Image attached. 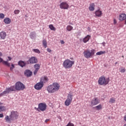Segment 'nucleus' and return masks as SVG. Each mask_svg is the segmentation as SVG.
<instances>
[{
  "label": "nucleus",
  "instance_id": "nucleus-18",
  "mask_svg": "<svg viewBox=\"0 0 126 126\" xmlns=\"http://www.w3.org/2000/svg\"><path fill=\"white\" fill-rule=\"evenodd\" d=\"M95 5H94V3H92L90 4V6L89 7V10L90 11H94V7Z\"/></svg>",
  "mask_w": 126,
  "mask_h": 126
},
{
  "label": "nucleus",
  "instance_id": "nucleus-34",
  "mask_svg": "<svg viewBox=\"0 0 126 126\" xmlns=\"http://www.w3.org/2000/svg\"><path fill=\"white\" fill-rule=\"evenodd\" d=\"M115 102V99L114 98H111L109 100V103L113 104Z\"/></svg>",
  "mask_w": 126,
  "mask_h": 126
},
{
  "label": "nucleus",
  "instance_id": "nucleus-31",
  "mask_svg": "<svg viewBox=\"0 0 126 126\" xmlns=\"http://www.w3.org/2000/svg\"><path fill=\"white\" fill-rule=\"evenodd\" d=\"M105 53V51H100V52H96V55H97V56H100L101 55H103Z\"/></svg>",
  "mask_w": 126,
  "mask_h": 126
},
{
  "label": "nucleus",
  "instance_id": "nucleus-11",
  "mask_svg": "<svg viewBox=\"0 0 126 126\" xmlns=\"http://www.w3.org/2000/svg\"><path fill=\"white\" fill-rule=\"evenodd\" d=\"M44 85V84L38 82L34 86V88L36 90H41Z\"/></svg>",
  "mask_w": 126,
  "mask_h": 126
},
{
  "label": "nucleus",
  "instance_id": "nucleus-26",
  "mask_svg": "<svg viewBox=\"0 0 126 126\" xmlns=\"http://www.w3.org/2000/svg\"><path fill=\"white\" fill-rule=\"evenodd\" d=\"M40 67V64L38 63H36L34 65V68H35V70H39Z\"/></svg>",
  "mask_w": 126,
  "mask_h": 126
},
{
  "label": "nucleus",
  "instance_id": "nucleus-8",
  "mask_svg": "<svg viewBox=\"0 0 126 126\" xmlns=\"http://www.w3.org/2000/svg\"><path fill=\"white\" fill-rule=\"evenodd\" d=\"M28 64H34L38 63V60L36 57H32L29 58V60L26 61Z\"/></svg>",
  "mask_w": 126,
  "mask_h": 126
},
{
  "label": "nucleus",
  "instance_id": "nucleus-39",
  "mask_svg": "<svg viewBox=\"0 0 126 126\" xmlns=\"http://www.w3.org/2000/svg\"><path fill=\"white\" fill-rule=\"evenodd\" d=\"M66 126H74V125H73V123L69 122Z\"/></svg>",
  "mask_w": 126,
  "mask_h": 126
},
{
  "label": "nucleus",
  "instance_id": "nucleus-36",
  "mask_svg": "<svg viewBox=\"0 0 126 126\" xmlns=\"http://www.w3.org/2000/svg\"><path fill=\"white\" fill-rule=\"evenodd\" d=\"M4 18V14L3 13L0 14V19H3Z\"/></svg>",
  "mask_w": 126,
  "mask_h": 126
},
{
  "label": "nucleus",
  "instance_id": "nucleus-17",
  "mask_svg": "<svg viewBox=\"0 0 126 126\" xmlns=\"http://www.w3.org/2000/svg\"><path fill=\"white\" fill-rule=\"evenodd\" d=\"M15 91V88H14V86H12V87H10V88H7L4 91H6L10 93V92H13Z\"/></svg>",
  "mask_w": 126,
  "mask_h": 126
},
{
  "label": "nucleus",
  "instance_id": "nucleus-35",
  "mask_svg": "<svg viewBox=\"0 0 126 126\" xmlns=\"http://www.w3.org/2000/svg\"><path fill=\"white\" fill-rule=\"evenodd\" d=\"M19 12H20V10H15L14 11V13L15 15H18L19 14Z\"/></svg>",
  "mask_w": 126,
  "mask_h": 126
},
{
  "label": "nucleus",
  "instance_id": "nucleus-37",
  "mask_svg": "<svg viewBox=\"0 0 126 126\" xmlns=\"http://www.w3.org/2000/svg\"><path fill=\"white\" fill-rule=\"evenodd\" d=\"M14 64H11V67L10 68V70H11V71H13V69H14Z\"/></svg>",
  "mask_w": 126,
  "mask_h": 126
},
{
  "label": "nucleus",
  "instance_id": "nucleus-1",
  "mask_svg": "<svg viewBox=\"0 0 126 126\" xmlns=\"http://www.w3.org/2000/svg\"><path fill=\"white\" fill-rule=\"evenodd\" d=\"M18 117H19V113L17 111H11L9 116H6L5 117V120L6 123L11 124L12 121L17 120Z\"/></svg>",
  "mask_w": 126,
  "mask_h": 126
},
{
  "label": "nucleus",
  "instance_id": "nucleus-51",
  "mask_svg": "<svg viewBox=\"0 0 126 126\" xmlns=\"http://www.w3.org/2000/svg\"><path fill=\"white\" fill-rule=\"evenodd\" d=\"M117 64H118V62L115 63V65H116Z\"/></svg>",
  "mask_w": 126,
  "mask_h": 126
},
{
  "label": "nucleus",
  "instance_id": "nucleus-9",
  "mask_svg": "<svg viewBox=\"0 0 126 126\" xmlns=\"http://www.w3.org/2000/svg\"><path fill=\"white\" fill-rule=\"evenodd\" d=\"M60 8H61V9H68L69 8V5L67 4V2L63 1V2H61L60 5Z\"/></svg>",
  "mask_w": 126,
  "mask_h": 126
},
{
  "label": "nucleus",
  "instance_id": "nucleus-46",
  "mask_svg": "<svg viewBox=\"0 0 126 126\" xmlns=\"http://www.w3.org/2000/svg\"><path fill=\"white\" fill-rule=\"evenodd\" d=\"M49 121V119H46L45 120V123H46Z\"/></svg>",
  "mask_w": 126,
  "mask_h": 126
},
{
  "label": "nucleus",
  "instance_id": "nucleus-45",
  "mask_svg": "<svg viewBox=\"0 0 126 126\" xmlns=\"http://www.w3.org/2000/svg\"><path fill=\"white\" fill-rule=\"evenodd\" d=\"M124 121H125V122H126V115L124 116Z\"/></svg>",
  "mask_w": 126,
  "mask_h": 126
},
{
  "label": "nucleus",
  "instance_id": "nucleus-21",
  "mask_svg": "<svg viewBox=\"0 0 126 126\" xmlns=\"http://www.w3.org/2000/svg\"><path fill=\"white\" fill-rule=\"evenodd\" d=\"M11 20L9 18H6L4 19H3V22H4L6 24H9L11 23Z\"/></svg>",
  "mask_w": 126,
  "mask_h": 126
},
{
  "label": "nucleus",
  "instance_id": "nucleus-41",
  "mask_svg": "<svg viewBox=\"0 0 126 126\" xmlns=\"http://www.w3.org/2000/svg\"><path fill=\"white\" fill-rule=\"evenodd\" d=\"M8 60H7V61H6V62L10 61L12 59V58H11L10 57H8Z\"/></svg>",
  "mask_w": 126,
  "mask_h": 126
},
{
  "label": "nucleus",
  "instance_id": "nucleus-25",
  "mask_svg": "<svg viewBox=\"0 0 126 126\" xmlns=\"http://www.w3.org/2000/svg\"><path fill=\"white\" fill-rule=\"evenodd\" d=\"M72 100H66L64 101V105L66 106H68L70 105V103H71Z\"/></svg>",
  "mask_w": 126,
  "mask_h": 126
},
{
  "label": "nucleus",
  "instance_id": "nucleus-4",
  "mask_svg": "<svg viewBox=\"0 0 126 126\" xmlns=\"http://www.w3.org/2000/svg\"><path fill=\"white\" fill-rule=\"evenodd\" d=\"M95 53V50L94 49H92L91 50H86L83 52L84 56L87 59L92 58Z\"/></svg>",
  "mask_w": 126,
  "mask_h": 126
},
{
  "label": "nucleus",
  "instance_id": "nucleus-32",
  "mask_svg": "<svg viewBox=\"0 0 126 126\" xmlns=\"http://www.w3.org/2000/svg\"><path fill=\"white\" fill-rule=\"evenodd\" d=\"M49 28L50 30L53 31H56V28L54 27L53 25H49Z\"/></svg>",
  "mask_w": 126,
  "mask_h": 126
},
{
  "label": "nucleus",
  "instance_id": "nucleus-33",
  "mask_svg": "<svg viewBox=\"0 0 126 126\" xmlns=\"http://www.w3.org/2000/svg\"><path fill=\"white\" fill-rule=\"evenodd\" d=\"M32 51H33L34 52H35L36 54H40L41 53V52L38 49H32Z\"/></svg>",
  "mask_w": 126,
  "mask_h": 126
},
{
  "label": "nucleus",
  "instance_id": "nucleus-38",
  "mask_svg": "<svg viewBox=\"0 0 126 126\" xmlns=\"http://www.w3.org/2000/svg\"><path fill=\"white\" fill-rule=\"evenodd\" d=\"M10 93L6 91H4L3 92V93H2L1 94H4V95H6V94H9Z\"/></svg>",
  "mask_w": 126,
  "mask_h": 126
},
{
  "label": "nucleus",
  "instance_id": "nucleus-44",
  "mask_svg": "<svg viewBox=\"0 0 126 126\" xmlns=\"http://www.w3.org/2000/svg\"><path fill=\"white\" fill-rule=\"evenodd\" d=\"M0 118H3V114H0Z\"/></svg>",
  "mask_w": 126,
  "mask_h": 126
},
{
  "label": "nucleus",
  "instance_id": "nucleus-43",
  "mask_svg": "<svg viewBox=\"0 0 126 126\" xmlns=\"http://www.w3.org/2000/svg\"><path fill=\"white\" fill-rule=\"evenodd\" d=\"M117 24V21L116 19H114V24L116 25Z\"/></svg>",
  "mask_w": 126,
  "mask_h": 126
},
{
  "label": "nucleus",
  "instance_id": "nucleus-15",
  "mask_svg": "<svg viewBox=\"0 0 126 126\" xmlns=\"http://www.w3.org/2000/svg\"><path fill=\"white\" fill-rule=\"evenodd\" d=\"M126 20V14H121L119 17V20L120 21H123Z\"/></svg>",
  "mask_w": 126,
  "mask_h": 126
},
{
  "label": "nucleus",
  "instance_id": "nucleus-6",
  "mask_svg": "<svg viewBox=\"0 0 126 126\" xmlns=\"http://www.w3.org/2000/svg\"><path fill=\"white\" fill-rule=\"evenodd\" d=\"M38 106V108L35 107L34 108V109H35V110L38 112H40V111L43 112L46 111L47 107L46 103H39Z\"/></svg>",
  "mask_w": 126,
  "mask_h": 126
},
{
  "label": "nucleus",
  "instance_id": "nucleus-20",
  "mask_svg": "<svg viewBox=\"0 0 126 126\" xmlns=\"http://www.w3.org/2000/svg\"><path fill=\"white\" fill-rule=\"evenodd\" d=\"M95 16L96 17H100L102 16V11L100 10H96L95 11Z\"/></svg>",
  "mask_w": 126,
  "mask_h": 126
},
{
  "label": "nucleus",
  "instance_id": "nucleus-22",
  "mask_svg": "<svg viewBox=\"0 0 126 126\" xmlns=\"http://www.w3.org/2000/svg\"><path fill=\"white\" fill-rule=\"evenodd\" d=\"M73 99V94L71 93H69L67 96V99L68 100H72Z\"/></svg>",
  "mask_w": 126,
  "mask_h": 126
},
{
  "label": "nucleus",
  "instance_id": "nucleus-10",
  "mask_svg": "<svg viewBox=\"0 0 126 126\" xmlns=\"http://www.w3.org/2000/svg\"><path fill=\"white\" fill-rule=\"evenodd\" d=\"M100 99H98V98H93L92 101H91V106H95L97 104H98L99 103H100Z\"/></svg>",
  "mask_w": 126,
  "mask_h": 126
},
{
  "label": "nucleus",
  "instance_id": "nucleus-48",
  "mask_svg": "<svg viewBox=\"0 0 126 126\" xmlns=\"http://www.w3.org/2000/svg\"><path fill=\"white\" fill-rule=\"evenodd\" d=\"M64 43H65V42L63 41V40L61 41V44H63Z\"/></svg>",
  "mask_w": 126,
  "mask_h": 126
},
{
  "label": "nucleus",
  "instance_id": "nucleus-19",
  "mask_svg": "<svg viewBox=\"0 0 126 126\" xmlns=\"http://www.w3.org/2000/svg\"><path fill=\"white\" fill-rule=\"evenodd\" d=\"M6 36V33L5 32H0V37L2 39H4Z\"/></svg>",
  "mask_w": 126,
  "mask_h": 126
},
{
  "label": "nucleus",
  "instance_id": "nucleus-30",
  "mask_svg": "<svg viewBox=\"0 0 126 126\" xmlns=\"http://www.w3.org/2000/svg\"><path fill=\"white\" fill-rule=\"evenodd\" d=\"M43 45L44 46L45 48L47 47V41H46V39H43Z\"/></svg>",
  "mask_w": 126,
  "mask_h": 126
},
{
  "label": "nucleus",
  "instance_id": "nucleus-27",
  "mask_svg": "<svg viewBox=\"0 0 126 126\" xmlns=\"http://www.w3.org/2000/svg\"><path fill=\"white\" fill-rule=\"evenodd\" d=\"M73 27L72 26H71V25H68L66 28V29L67 30V31H69V32L73 30Z\"/></svg>",
  "mask_w": 126,
  "mask_h": 126
},
{
  "label": "nucleus",
  "instance_id": "nucleus-54",
  "mask_svg": "<svg viewBox=\"0 0 126 126\" xmlns=\"http://www.w3.org/2000/svg\"><path fill=\"white\" fill-rule=\"evenodd\" d=\"M125 24H126V21H125Z\"/></svg>",
  "mask_w": 126,
  "mask_h": 126
},
{
  "label": "nucleus",
  "instance_id": "nucleus-53",
  "mask_svg": "<svg viewBox=\"0 0 126 126\" xmlns=\"http://www.w3.org/2000/svg\"><path fill=\"white\" fill-rule=\"evenodd\" d=\"M122 58H124V56H122Z\"/></svg>",
  "mask_w": 126,
  "mask_h": 126
},
{
  "label": "nucleus",
  "instance_id": "nucleus-47",
  "mask_svg": "<svg viewBox=\"0 0 126 126\" xmlns=\"http://www.w3.org/2000/svg\"><path fill=\"white\" fill-rule=\"evenodd\" d=\"M3 95H5V94H3L2 93L0 94V97L2 96Z\"/></svg>",
  "mask_w": 126,
  "mask_h": 126
},
{
  "label": "nucleus",
  "instance_id": "nucleus-29",
  "mask_svg": "<svg viewBox=\"0 0 126 126\" xmlns=\"http://www.w3.org/2000/svg\"><path fill=\"white\" fill-rule=\"evenodd\" d=\"M120 72H121L122 73H124L125 71H126V69L124 67H121L119 69Z\"/></svg>",
  "mask_w": 126,
  "mask_h": 126
},
{
  "label": "nucleus",
  "instance_id": "nucleus-5",
  "mask_svg": "<svg viewBox=\"0 0 126 126\" xmlns=\"http://www.w3.org/2000/svg\"><path fill=\"white\" fill-rule=\"evenodd\" d=\"M73 64H74V61H72L69 59L64 60V62H63V67L65 69L72 68Z\"/></svg>",
  "mask_w": 126,
  "mask_h": 126
},
{
  "label": "nucleus",
  "instance_id": "nucleus-16",
  "mask_svg": "<svg viewBox=\"0 0 126 126\" xmlns=\"http://www.w3.org/2000/svg\"><path fill=\"white\" fill-rule=\"evenodd\" d=\"M30 63H28L26 62V63L24 62V61H20L18 63V64L20 66H21V67H23L24 66H25L27 64H29Z\"/></svg>",
  "mask_w": 126,
  "mask_h": 126
},
{
  "label": "nucleus",
  "instance_id": "nucleus-24",
  "mask_svg": "<svg viewBox=\"0 0 126 126\" xmlns=\"http://www.w3.org/2000/svg\"><path fill=\"white\" fill-rule=\"evenodd\" d=\"M2 105V103L0 102V105ZM6 111V107L3 106H0V111L4 112Z\"/></svg>",
  "mask_w": 126,
  "mask_h": 126
},
{
  "label": "nucleus",
  "instance_id": "nucleus-2",
  "mask_svg": "<svg viewBox=\"0 0 126 126\" xmlns=\"http://www.w3.org/2000/svg\"><path fill=\"white\" fill-rule=\"evenodd\" d=\"M60 86L57 83H54L53 85H50L47 87V91L49 94H54L59 91Z\"/></svg>",
  "mask_w": 126,
  "mask_h": 126
},
{
  "label": "nucleus",
  "instance_id": "nucleus-7",
  "mask_svg": "<svg viewBox=\"0 0 126 126\" xmlns=\"http://www.w3.org/2000/svg\"><path fill=\"white\" fill-rule=\"evenodd\" d=\"M16 90L23 91L25 89V86L20 82H16L14 87Z\"/></svg>",
  "mask_w": 126,
  "mask_h": 126
},
{
  "label": "nucleus",
  "instance_id": "nucleus-3",
  "mask_svg": "<svg viewBox=\"0 0 126 126\" xmlns=\"http://www.w3.org/2000/svg\"><path fill=\"white\" fill-rule=\"evenodd\" d=\"M110 82V78H106L105 76H102L99 77L98 80V84L100 86H106Z\"/></svg>",
  "mask_w": 126,
  "mask_h": 126
},
{
  "label": "nucleus",
  "instance_id": "nucleus-14",
  "mask_svg": "<svg viewBox=\"0 0 126 126\" xmlns=\"http://www.w3.org/2000/svg\"><path fill=\"white\" fill-rule=\"evenodd\" d=\"M32 71H31L30 70L27 69L25 71H24V75L26 76L28 78L32 76Z\"/></svg>",
  "mask_w": 126,
  "mask_h": 126
},
{
  "label": "nucleus",
  "instance_id": "nucleus-50",
  "mask_svg": "<svg viewBox=\"0 0 126 126\" xmlns=\"http://www.w3.org/2000/svg\"><path fill=\"white\" fill-rule=\"evenodd\" d=\"M102 45H103V46L105 47V42H103L102 43Z\"/></svg>",
  "mask_w": 126,
  "mask_h": 126
},
{
  "label": "nucleus",
  "instance_id": "nucleus-12",
  "mask_svg": "<svg viewBox=\"0 0 126 126\" xmlns=\"http://www.w3.org/2000/svg\"><path fill=\"white\" fill-rule=\"evenodd\" d=\"M91 35L88 34L86 36L83 38V39H80V41H83L84 43L86 44L88 41H89V40L91 39Z\"/></svg>",
  "mask_w": 126,
  "mask_h": 126
},
{
  "label": "nucleus",
  "instance_id": "nucleus-49",
  "mask_svg": "<svg viewBox=\"0 0 126 126\" xmlns=\"http://www.w3.org/2000/svg\"><path fill=\"white\" fill-rule=\"evenodd\" d=\"M3 55H2V53H1V52H0V57H2Z\"/></svg>",
  "mask_w": 126,
  "mask_h": 126
},
{
  "label": "nucleus",
  "instance_id": "nucleus-28",
  "mask_svg": "<svg viewBox=\"0 0 126 126\" xmlns=\"http://www.w3.org/2000/svg\"><path fill=\"white\" fill-rule=\"evenodd\" d=\"M102 104H99L98 105H96V106H95L96 110L97 111L102 110Z\"/></svg>",
  "mask_w": 126,
  "mask_h": 126
},
{
  "label": "nucleus",
  "instance_id": "nucleus-13",
  "mask_svg": "<svg viewBox=\"0 0 126 126\" xmlns=\"http://www.w3.org/2000/svg\"><path fill=\"white\" fill-rule=\"evenodd\" d=\"M48 81H49V79L47 76H45L40 78V80L39 83L44 84L48 82Z\"/></svg>",
  "mask_w": 126,
  "mask_h": 126
},
{
  "label": "nucleus",
  "instance_id": "nucleus-40",
  "mask_svg": "<svg viewBox=\"0 0 126 126\" xmlns=\"http://www.w3.org/2000/svg\"><path fill=\"white\" fill-rule=\"evenodd\" d=\"M39 70H35L33 72L34 75H36Z\"/></svg>",
  "mask_w": 126,
  "mask_h": 126
},
{
  "label": "nucleus",
  "instance_id": "nucleus-23",
  "mask_svg": "<svg viewBox=\"0 0 126 126\" xmlns=\"http://www.w3.org/2000/svg\"><path fill=\"white\" fill-rule=\"evenodd\" d=\"M36 32H32L30 33V37L32 39H33L35 37H36Z\"/></svg>",
  "mask_w": 126,
  "mask_h": 126
},
{
  "label": "nucleus",
  "instance_id": "nucleus-42",
  "mask_svg": "<svg viewBox=\"0 0 126 126\" xmlns=\"http://www.w3.org/2000/svg\"><path fill=\"white\" fill-rule=\"evenodd\" d=\"M47 51L48 52V53H51V50L50 48H48L47 49Z\"/></svg>",
  "mask_w": 126,
  "mask_h": 126
},
{
  "label": "nucleus",
  "instance_id": "nucleus-52",
  "mask_svg": "<svg viewBox=\"0 0 126 126\" xmlns=\"http://www.w3.org/2000/svg\"><path fill=\"white\" fill-rule=\"evenodd\" d=\"M123 126H126V124L124 125Z\"/></svg>",
  "mask_w": 126,
  "mask_h": 126
}]
</instances>
